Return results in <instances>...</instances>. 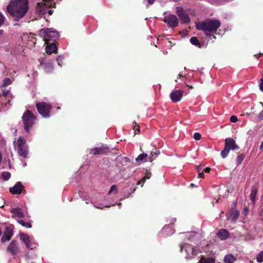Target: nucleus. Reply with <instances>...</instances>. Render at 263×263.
<instances>
[{"label":"nucleus","instance_id":"nucleus-1","mask_svg":"<svg viewBox=\"0 0 263 263\" xmlns=\"http://www.w3.org/2000/svg\"><path fill=\"white\" fill-rule=\"evenodd\" d=\"M28 10V0H11L7 7L9 14L17 20L23 17Z\"/></svg>","mask_w":263,"mask_h":263},{"label":"nucleus","instance_id":"nucleus-2","mask_svg":"<svg viewBox=\"0 0 263 263\" xmlns=\"http://www.w3.org/2000/svg\"><path fill=\"white\" fill-rule=\"evenodd\" d=\"M221 23L219 20L209 19L205 21L199 22L196 24V28L205 32V35L209 39H216L214 35L217 30L220 27Z\"/></svg>","mask_w":263,"mask_h":263},{"label":"nucleus","instance_id":"nucleus-3","mask_svg":"<svg viewBox=\"0 0 263 263\" xmlns=\"http://www.w3.org/2000/svg\"><path fill=\"white\" fill-rule=\"evenodd\" d=\"M40 35L45 42V44L49 43L50 41L55 42L60 36L59 32L53 28L41 29Z\"/></svg>","mask_w":263,"mask_h":263},{"label":"nucleus","instance_id":"nucleus-4","mask_svg":"<svg viewBox=\"0 0 263 263\" xmlns=\"http://www.w3.org/2000/svg\"><path fill=\"white\" fill-rule=\"evenodd\" d=\"M22 119L24 124L25 130L27 133H29L30 129L34 124V121L36 120V117L31 111L27 110L24 113Z\"/></svg>","mask_w":263,"mask_h":263},{"label":"nucleus","instance_id":"nucleus-5","mask_svg":"<svg viewBox=\"0 0 263 263\" xmlns=\"http://www.w3.org/2000/svg\"><path fill=\"white\" fill-rule=\"evenodd\" d=\"M180 248L181 251L184 249L186 253V258L187 259L194 258L200 252L198 247L193 246L189 243L181 245Z\"/></svg>","mask_w":263,"mask_h":263},{"label":"nucleus","instance_id":"nucleus-6","mask_svg":"<svg viewBox=\"0 0 263 263\" xmlns=\"http://www.w3.org/2000/svg\"><path fill=\"white\" fill-rule=\"evenodd\" d=\"M239 146L236 144L235 141L231 138H226L224 149L221 152L220 155L222 158H226L228 155L230 151L237 149Z\"/></svg>","mask_w":263,"mask_h":263},{"label":"nucleus","instance_id":"nucleus-7","mask_svg":"<svg viewBox=\"0 0 263 263\" xmlns=\"http://www.w3.org/2000/svg\"><path fill=\"white\" fill-rule=\"evenodd\" d=\"M36 107L39 113L43 117L49 118L50 117V112L51 109L50 104L44 102H39L36 104Z\"/></svg>","mask_w":263,"mask_h":263},{"label":"nucleus","instance_id":"nucleus-8","mask_svg":"<svg viewBox=\"0 0 263 263\" xmlns=\"http://www.w3.org/2000/svg\"><path fill=\"white\" fill-rule=\"evenodd\" d=\"M16 149L20 156L24 158L27 157L28 153L27 150L28 147L26 145L25 140L21 137L17 140Z\"/></svg>","mask_w":263,"mask_h":263},{"label":"nucleus","instance_id":"nucleus-9","mask_svg":"<svg viewBox=\"0 0 263 263\" xmlns=\"http://www.w3.org/2000/svg\"><path fill=\"white\" fill-rule=\"evenodd\" d=\"M176 12L182 24H188L191 20L189 14L181 7H177Z\"/></svg>","mask_w":263,"mask_h":263},{"label":"nucleus","instance_id":"nucleus-10","mask_svg":"<svg viewBox=\"0 0 263 263\" xmlns=\"http://www.w3.org/2000/svg\"><path fill=\"white\" fill-rule=\"evenodd\" d=\"M164 22L167 24L170 28H175L178 26L179 20L177 17L173 14H169L165 16L163 19Z\"/></svg>","mask_w":263,"mask_h":263},{"label":"nucleus","instance_id":"nucleus-11","mask_svg":"<svg viewBox=\"0 0 263 263\" xmlns=\"http://www.w3.org/2000/svg\"><path fill=\"white\" fill-rule=\"evenodd\" d=\"M110 152L108 146L102 145L101 147H97L91 148L90 151V154L92 155H107Z\"/></svg>","mask_w":263,"mask_h":263},{"label":"nucleus","instance_id":"nucleus-12","mask_svg":"<svg viewBox=\"0 0 263 263\" xmlns=\"http://www.w3.org/2000/svg\"><path fill=\"white\" fill-rule=\"evenodd\" d=\"M53 7H48L46 5V3H37L35 12L40 15H43L46 14L48 9L52 8Z\"/></svg>","mask_w":263,"mask_h":263},{"label":"nucleus","instance_id":"nucleus-13","mask_svg":"<svg viewBox=\"0 0 263 263\" xmlns=\"http://www.w3.org/2000/svg\"><path fill=\"white\" fill-rule=\"evenodd\" d=\"M7 251L12 255H14L19 252V248L16 240H12L7 248Z\"/></svg>","mask_w":263,"mask_h":263},{"label":"nucleus","instance_id":"nucleus-14","mask_svg":"<svg viewBox=\"0 0 263 263\" xmlns=\"http://www.w3.org/2000/svg\"><path fill=\"white\" fill-rule=\"evenodd\" d=\"M183 92L181 90H173L170 94L171 100L174 103L180 101L182 97Z\"/></svg>","mask_w":263,"mask_h":263},{"label":"nucleus","instance_id":"nucleus-15","mask_svg":"<svg viewBox=\"0 0 263 263\" xmlns=\"http://www.w3.org/2000/svg\"><path fill=\"white\" fill-rule=\"evenodd\" d=\"M25 191L24 186L21 182H17L13 187L9 189L10 192L12 194H20Z\"/></svg>","mask_w":263,"mask_h":263},{"label":"nucleus","instance_id":"nucleus-16","mask_svg":"<svg viewBox=\"0 0 263 263\" xmlns=\"http://www.w3.org/2000/svg\"><path fill=\"white\" fill-rule=\"evenodd\" d=\"M40 65L44 66L45 70L47 72H50L53 69V63L51 60L46 61L45 59H42L39 60Z\"/></svg>","mask_w":263,"mask_h":263},{"label":"nucleus","instance_id":"nucleus-17","mask_svg":"<svg viewBox=\"0 0 263 263\" xmlns=\"http://www.w3.org/2000/svg\"><path fill=\"white\" fill-rule=\"evenodd\" d=\"M239 212L234 209H231L227 214V218L228 220L236 221L239 217Z\"/></svg>","mask_w":263,"mask_h":263},{"label":"nucleus","instance_id":"nucleus-18","mask_svg":"<svg viewBox=\"0 0 263 263\" xmlns=\"http://www.w3.org/2000/svg\"><path fill=\"white\" fill-rule=\"evenodd\" d=\"M13 234V232L12 229L10 228L7 227L5 229V231L2 237L1 238V240L2 242H5L6 241H9L11 239L12 235Z\"/></svg>","mask_w":263,"mask_h":263},{"label":"nucleus","instance_id":"nucleus-19","mask_svg":"<svg viewBox=\"0 0 263 263\" xmlns=\"http://www.w3.org/2000/svg\"><path fill=\"white\" fill-rule=\"evenodd\" d=\"M47 45L45 50L47 53L49 54L52 53H57V47L56 44V42H53L51 43L46 44Z\"/></svg>","mask_w":263,"mask_h":263},{"label":"nucleus","instance_id":"nucleus-20","mask_svg":"<svg viewBox=\"0 0 263 263\" xmlns=\"http://www.w3.org/2000/svg\"><path fill=\"white\" fill-rule=\"evenodd\" d=\"M217 235L220 240H223L230 237V233L226 229H221L217 232Z\"/></svg>","mask_w":263,"mask_h":263},{"label":"nucleus","instance_id":"nucleus-21","mask_svg":"<svg viewBox=\"0 0 263 263\" xmlns=\"http://www.w3.org/2000/svg\"><path fill=\"white\" fill-rule=\"evenodd\" d=\"M258 193V190L256 186L253 185L251 187V192L250 195V198L253 204H255L256 201V197Z\"/></svg>","mask_w":263,"mask_h":263},{"label":"nucleus","instance_id":"nucleus-22","mask_svg":"<svg viewBox=\"0 0 263 263\" xmlns=\"http://www.w3.org/2000/svg\"><path fill=\"white\" fill-rule=\"evenodd\" d=\"M11 212L15 216L18 218L24 217V213L22 210L20 208H14L11 210Z\"/></svg>","mask_w":263,"mask_h":263},{"label":"nucleus","instance_id":"nucleus-23","mask_svg":"<svg viewBox=\"0 0 263 263\" xmlns=\"http://www.w3.org/2000/svg\"><path fill=\"white\" fill-rule=\"evenodd\" d=\"M160 153L158 149H155L154 151H152L150 156L148 158V161L150 162L153 161L157 157L158 155Z\"/></svg>","mask_w":263,"mask_h":263},{"label":"nucleus","instance_id":"nucleus-24","mask_svg":"<svg viewBox=\"0 0 263 263\" xmlns=\"http://www.w3.org/2000/svg\"><path fill=\"white\" fill-rule=\"evenodd\" d=\"M236 258L232 254H227L225 256L223 261L224 263H233Z\"/></svg>","mask_w":263,"mask_h":263},{"label":"nucleus","instance_id":"nucleus-25","mask_svg":"<svg viewBox=\"0 0 263 263\" xmlns=\"http://www.w3.org/2000/svg\"><path fill=\"white\" fill-rule=\"evenodd\" d=\"M151 172H150L149 171H146L144 177H143L142 179L138 182V184H139V185L141 184V186H142L143 184H144V183L145 182V180L146 179H149L151 178Z\"/></svg>","mask_w":263,"mask_h":263},{"label":"nucleus","instance_id":"nucleus-26","mask_svg":"<svg viewBox=\"0 0 263 263\" xmlns=\"http://www.w3.org/2000/svg\"><path fill=\"white\" fill-rule=\"evenodd\" d=\"M198 263H215V260L210 257H202Z\"/></svg>","mask_w":263,"mask_h":263},{"label":"nucleus","instance_id":"nucleus-27","mask_svg":"<svg viewBox=\"0 0 263 263\" xmlns=\"http://www.w3.org/2000/svg\"><path fill=\"white\" fill-rule=\"evenodd\" d=\"M190 42L192 44H193L194 45L198 46L199 48L201 47V45L200 43L199 42V41H198L197 37H195V36L192 37L190 39Z\"/></svg>","mask_w":263,"mask_h":263},{"label":"nucleus","instance_id":"nucleus-28","mask_svg":"<svg viewBox=\"0 0 263 263\" xmlns=\"http://www.w3.org/2000/svg\"><path fill=\"white\" fill-rule=\"evenodd\" d=\"M20 238L26 244L27 243L30 242V239L29 237L24 233H21L20 234Z\"/></svg>","mask_w":263,"mask_h":263},{"label":"nucleus","instance_id":"nucleus-29","mask_svg":"<svg viewBox=\"0 0 263 263\" xmlns=\"http://www.w3.org/2000/svg\"><path fill=\"white\" fill-rule=\"evenodd\" d=\"M17 222L23 227L27 228H30L32 227L31 223L30 222H25L23 220H18Z\"/></svg>","mask_w":263,"mask_h":263},{"label":"nucleus","instance_id":"nucleus-30","mask_svg":"<svg viewBox=\"0 0 263 263\" xmlns=\"http://www.w3.org/2000/svg\"><path fill=\"white\" fill-rule=\"evenodd\" d=\"M2 90V95L4 97H8L9 95L10 96V98H12L11 95L10 94V90L9 89H6L5 87L1 88Z\"/></svg>","mask_w":263,"mask_h":263},{"label":"nucleus","instance_id":"nucleus-31","mask_svg":"<svg viewBox=\"0 0 263 263\" xmlns=\"http://www.w3.org/2000/svg\"><path fill=\"white\" fill-rule=\"evenodd\" d=\"M245 157H246V156L243 154H241L237 156L236 161V163L237 165H239V164H241L242 163V162L243 161V160H244Z\"/></svg>","mask_w":263,"mask_h":263},{"label":"nucleus","instance_id":"nucleus-32","mask_svg":"<svg viewBox=\"0 0 263 263\" xmlns=\"http://www.w3.org/2000/svg\"><path fill=\"white\" fill-rule=\"evenodd\" d=\"M11 83V80L9 78H6L3 80V84L1 86V88L6 87L7 86L10 85Z\"/></svg>","mask_w":263,"mask_h":263},{"label":"nucleus","instance_id":"nucleus-33","mask_svg":"<svg viewBox=\"0 0 263 263\" xmlns=\"http://www.w3.org/2000/svg\"><path fill=\"white\" fill-rule=\"evenodd\" d=\"M11 177V174L8 172H4L2 174V177L5 181L8 180Z\"/></svg>","mask_w":263,"mask_h":263},{"label":"nucleus","instance_id":"nucleus-34","mask_svg":"<svg viewBox=\"0 0 263 263\" xmlns=\"http://www.w3.org/2000/svg\"><path fill=\"white\" fill-rule=\"evenodd\" d=\"M148 156L147 154L146 153H143L140 154L138 157L136 159V161L139 162L143 160L144 159L147 158Z\"/></svg>","mask_w":263,"mask_h":263},{"label":"nucleus","instance_id":"nucleus-35","mask_svg":"<svg viewBox=\"0 0 263 263\" xmlns=\"http://www.w3.org/2000/svg\"><path fill=\"white\" fill-rule=\"evenodd\" d=\"M256 260L258 262H262L263 261V251L258 253L256 257Z\"/></svg>","mask_w":263,"mask_h":263},{"label":"nucleus","instance_id":"nucleus-36","mask_svg":"<svg viewBox=\"0 0 263 263\" xmlns=\"http://www.w3.org/2000/svg\"><path fill=\"white\" fill-rule=\"evenodd\" d=\"M44 2L46 3V5L48 7H55V3L53 2V0H43Z\"/></svg>","mask_w":263,"mask_h":263},{"label":"nucleus","instance_id":"nucleus-37","mask_svg":"<svg viewBox=\"0 0 263 263\" xmlns=\"http://www.w3.org/2000/svg\"><path fill=\"white\" fill-rule=\"evenodd\" d=\"M117 190H118L117 186L116 185H112L110 187V189L109 191L108 194H110L112 192H113L114 191H115L116 193H117Z\"/></svg>","mask_w":263,"mask_h":263},{"label":"nucleus","instance_id":"nucleus-38","mask_svg":"<svg viewBox=\"0 0 263 263\" xmlns=\"http://www.w3.org/2000/svg\"><path fill=\"white\" fill-rule=\"evenodd\" d=\"M194 138L197 141L200 140L201 138V135L199 133H195L194 135Z\"/></svg>","mask_w":263,"mask_h":263},{"label":"nucleus","instance_id":"nucleus-39","mask_svg":"<svg viewBox=\"0 0 263 263\" xmlns=\"http://www.w3.org/2000/svg\"><path fill=\"white\" fill-rule=\"evenodd\" d=\"M5 16L0 13V27L2 26L5 21Z\"/></svg>","mask_w":263,"mask_h":263},{"label":"nucleus","instance_id":"nucleus-40","mask_svg":"<svg viewBox=\"0 0 263 263\" xmlns=\"http://www.w3.org/2000/svg\"><path fill=\"white\" fill-rule=\"evenodd\" d=\"M230 120L231 122L235 123L238 120L237 117L234 115L231 116Z\"/></svg>","mask_w":263,"mask_h":263},{"label":"nucleus","instance_id":"nucleus-41","mask_svg":"<svg viewBox=\"0 0 263 263\" xmlns=\"http://www.w3.org/2000/svg\"><path fill=\"white\" fill-rule=\"evenodd\" d=\"M62 60L63 58L61 56H59L57 58V61L58 62V65L61 67L62 66L61 63L62 62Z\"/></svg>","mask_w":263,"mask_h":263},{"label":"nucleus","instance_id":"nucleus-42","mask_svg":"<svg viewBox=\"0 0 263 263\" xmlns=\"http://www.w3.org/2000/svg\"><path fill=\"white\" fill-rule=\"evenodd\" d=\"M133 129L135 130L136 134L140 132V127L138 125H135Z\"/></svg>","mask_w":263,"mask_h":263},{"label":"nucleus","instance_id":"nucleus-43","mask_svg":"<svg viewBox=\"0 0 263 263\" xmlns=\"http://www.w3.org/2000/svg\"><path fill=\"white\" fill-rule=\"evenodd\" d=\"M197 169H198V177H199V178H203L204 177L203 172H200V166H198Z\"/></svg>","mask_w":263,"mask_h":263},{"label":"nucleus","instance_id":"nucleus-44","mask_svg":"<svg viewBox=\"0 0 263 263\" xmlns=\"http://www.w3.org/2000/svg\"><path fill=\"white\" fill-rule=\"evenodd\" d=\"M260 81L259 89L262 92H263V79H261Z\"/></svg>","mask_w":263,"mask_h":263},{"label":"nucleus","instance_id":"nucleus-45","mask_svg":"<svg viewBox=\"0 0 263 263\" xmlns=\"http://www.w3.org/2000/svg\"><path fill=\"white\" fill-rule=\"evenodd\" d=\"M25 245H26V247L28 249H33V246H32L31 242L30 243H27Z\"/></svg>","mask_w":263,"mask_h":263},{"label":"nucleus","instance_id":"nucleus-46","mask_svg":"<svg viewBox=\"0 0 263 263\" xmlns=\"http://www.w3.org/2000/svg\"><path fill=\"white\" fill-rule=\"evenodd\" d=\"M258 118L260 120H263V110L259 114Z\"/></svg>","mask_w":263,"mask_h":263},{"label":"nucleus","instance_id":"nucleus-47","mask_svg":"<svg viewBox=\"0 0 263 263\" xmlns=\"http://www.w3.org/2000/svg\"><path fill=\"white\" fill-rule=\"evenodd\" d=\"M123 162L126 163L127 162H129V159L127 158H122Z\"/></svg>","mask_w":263,"mask_h":263},{"label":"nucleus","instance_id":"nucleus-48","mask_svg":"<svg viewBox=\"0 0 263 263\" xmlns=\"http://www.w3.org/2000/svg\"><path fill=\"white\" fill-rule=\"evenodd\" d=\"M211 171V168L209 167H206L204 170V172H205V173H209Z\"/></svg>","mask_w":263,"mask_h":263},{"label":"nucleus","instance_id":"nucleus-49","mask_svg":"<svg viewBox=\"0 0 263 263\" xmlns=\"http://www.w3.org/2000/svg\"><path fill=\"white\" fill-rule=\"evenodd\" d=\"M155 0H147L149 5H152Z\"/></svg>","mask_w":263,"mask_h":263},{"label":"nucleus","instance_id":"nucleus-50","mask_svg":"<svg viewBox=\"0 0 263 263\" xmlns=\"http://www.w3.org/2000/svg\"><path fill=\"white\" fill-rule=\"evenodd\" d=\"M261 55H263V53H259L258 54L254 55V56L256 57L257 59L259 58V57H261Z\"/></svg>","mask_w":263,"mask_h":263},{"label":"nucleus","instance_id":"nucleus-51","mask_svg":"<svg viewBox=\"0 0 263 263\" xmlns=\"http://www.w3.org/2000/svg\"><path fill=\"white\" fill-rule=\"evenodd\" d=\"M47 12L48 13L49 15H51L53 13V11L52 10H47Z\"/></svg>","mask_w":263,"mask_h":263},{"label":"nucleus","instance_id":"nucleus-52","mask_svg":"<svg viewBox=\"0 0 263 263\" xmlns=\"http://www.w3.org/2000/svg\"><path fill=\"white\" fill-rule=\"evenodd\" d=\"M262 148H263V141L261 142V145H260V146L259 147V149L260 150H262Z\"/></svg>","mask_w":263,"mask_h":263},{"label":"nucleus","instance_id":"nucleus-53","mask_svg":"<svg viewBox=\"0 0 263 263\" xmlns=\"http://www.w3.org/2000/svg\"><path fill=\"white\" fill-rule=\"evenodd\" d=\"M4 31L3 30H2V29L0 30V35H3L4 34Z\"/></svg>","mask_w":263,"mask_h":263},{"label":"nucleus","instance_id":"nucleus-54","mask_svg":"<svg viewBox=\"0 0 263 263\" xmlns=\"http://www.w3.org/2000/svg\"><path fill=\"white\" fill-rule=\"evenodd\" d=\"M186 86L190 89H193V87L192 85H189L188 84H186Z\"/></svg>","mask_w":263,"mask_h":263},{"label":"nucleus","instance_id":"nucleus-55","mask_svg":"<svg viewBox=\"0 0 263 263\" xmlns=\"http://www.w3.org/2000/svg\"><path fill=\"white\" fill-rule=\"evenodd\" d=\"M2 160V154L0 153V163H1Z\"/></svg>","mask_w":263,"mask_h":263},{"label":"nucleus","instance_id":"nucleus-56","mask_svg":"<svg viewBox=\"0 0 263 263\" xmlns=\"http://www.w3.org/2000/svg\"><path fill=\"white\" fill-rule=\"evenodd\" d=\"M183 77V74H182L179 73V74H178V77H179V78H180Z\"/></svg>","mask_w":263,"mask_h":263},{"label":"nucleus","instance_id":"nucleus-57","mask_svg":"<svg viewBox=\"0 0 263 263\" xmlns=\"http://www.w3.org/2000/svg\"><path fill=\"white\" fill-rule=\"evenodd\" d=\"M95 207L96 208H97V209H103V208H102V207H99V206H97V205H95Z\"/></svg>","mask_w":263,"mask_h":263},{"label":"nucleus","instance_id":"nucleus-58","mask_svg":"<svg viewBox=\"0 0 263 263\" xmlns=\"http://www.w3.org/2000/svg\"><path fill=\"white\" fill-rule=\"evenodd\" d=\"M191 185L193 186L194 185L193 183H191Z\"/></svg>","mask_w":263,"mask_h":263}]
</instances>
